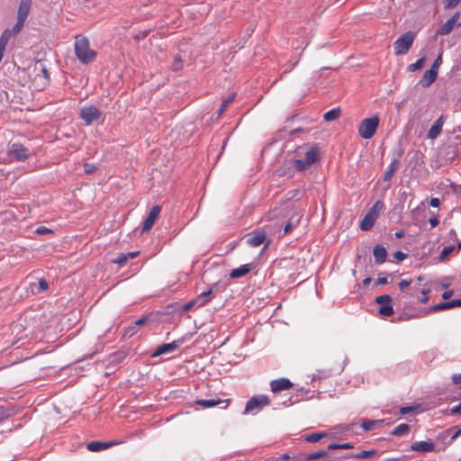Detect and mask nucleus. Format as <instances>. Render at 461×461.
Returning a JSON list of instances; mask_svg holds the SVG:
<instances>
[{
	"label": "nucleus",
	"mask_w": 461,
	"mask_h": 461,
	"mask_svg": "<svg viewBox=\"0 0 461 461\" xmlns=\"http://www.w3.org/2000/svg\"><path fill=\"white\" fill-rule=\"evenodd\" d=\"M12 32L10 30L8 29H5L2 34H1V37H0V48H3L5 50L7 44H8V41L12 36Z\"/></svg>",
	"instance_id": "33"
},
{
	"label": "nucleus",
	"mask_w": 461,
	"mask_h": 461,
	"mask_svg": "<svg viewBox=\"0 0 461 461\" xmlns=\"http://www.w3.org/2000/svg\"><path fill=\"white\" fill-rule=\"evenodd\" d=\"M384 208V203L381 201H377L373 207L368 211V212H373L374 215L377 218L378 212Z\"/></svg>",
	"instance_id": "40"
},
{
	"label": "nucleus",
	"mask_w": 461,
	"mask_h": 461,
	"mask_svg": "<svg viewBox=\"0 0 461 461\" xmlns=\"http://www.w3.org/2000/svg\"><path fill=\"white\" fill-rule=\"evenodd\" d=\"M322 438V435L320 433H312L308 435L306 440L309 442H317Z\"/></svg>",
	"instance_id": "48"
},
{
	"label": "nucleus",
	"mask_w": 461,
	"mask_h": 461,
	"mask_svg": "<svg viewBox=\"0 0 461 461\" xmlns=\"http://www.w3.org/2000/svg\"><path fill=\"white\" fill-rule=\"evenodd\" d=\"M160 212H161L160 205H154L151 208L149 215L143 221L142 230H141L142 233L148 232L152 229V227L154 226L156 221L158 220V218L160 214Z\"/></svg>",
	"instance_id": "8"
},
{
	"label": "nucleus",
	"mask_w": 461,
	"mask_h": 461,
	"mask_svg": "<svg viewBox=\"0 0 461 461\" xmlns=\"http://www.w3.org/2000/svg\"><path fill=\"white\" fill-rule=\"evenodd\" d=\"M255 268L253 264H245L240 267L234 268L230 273V278H240L248 275L252 269Z\"/></svg>",
	"instance_id": "16"
},
{
	"label": "nucleus",
	"mask_w": 461,
	"mask_h": 461,
	"mask_svg": "<svg viewBox=\"0 0 461 461\" xmlns=\"http://www.w3.org/2000/svg\"><path fill=\"white\" fill-rule=\"evenodd\" d=\"M450 309L449 302L438 303L435 305L430 306L428 310L424 312L425 314L439 312L443 310Z\"/></svg>",
	"instance_id": "28"
},
{
	"label": "nucleus",
	"mask_w": 461,
	"mask_h": 461,
	"mask_svg": "<svg viewBox=\"0 0 461 461\" xmlns=\"http://www.w3.org/2000/svg\"><path fill=\"white\" fill-rule=\"evenodd\" d=\"M271 401L267 395L259 394L251 397L246 403L244 414L258 411L264 407L270 405Z\"/></svg>",
	"instance_id": "4"
},
{
	"label": "nucleus",
	"mask_w": 461,
	"mask_h": 461,
	"mask_svg": "<svg viewBox=\"0 0 461 461\" xmlns=\"http://www.w3.org/2000/svg\"><path fill=\"white\" fill-rule=\"evenodd\" d=\"M305 159L310 163V165L314 164L316 161L320 159V150L318 147L311 148L305 153Z\"/></svg>",
	"instance_id": "24"
},
{
	"label": "nucleus",
	"mask_w": 461,
	"mask_h": 461,
	"mask_svg": "<svg viewBox=\"0 0 461 461\" xmlns=\"http://www.w3.org/2000/svg\"><path fill=\"white\" fill-rule=\"evenodd\" d=\"M450 309L455 307H460L461 306V299H456L449 301Z\"/></svg>",
	"instance_id": "54"
},
{
	"label": "nucleus",
	"mask_w": 461,
	"mask_h": 461,
	"mask_svg": "<svg viewBox=\"0 0 461 461\" xmlns=\"http://www.w3.org/2000/svg\"><path fill=\"white\" fill-rule=\"evenodd\" d=\"M393 257L398 261H402L403 259L406 258V254L402 251H397L393 254Z\"/></svg>",
	"instance_id": "52"
},
{
	"label": "nucleus",
	"mask_w": 461,
	"mask_h": 461,
	"mask_svg": "<svg viewBox=\"0 0 461 461\" xmlns=\"http://www.w3.org/2000/svg\"><path fill=\"white\" fill-rule=\"evenodd\" d=\"M429 298L427 295H424L423 297H421V298L420 299V302L421 303H423V304H425V303H429Z\"/></svg>",
	"instance_id": "64"
},
{
	"label": "nucleus",
	"mask_w": 461,
	"mask_h": 461,
	"mask_svg": "<svg viewBox=\"0 0 461 461\" xmlns=\"http://www.w3.org/2000/svg\"><path fill=\"white\" fill-rule=\"evenodd\" d=\"M74 50L77 58L83 64L92 63L97 55L96 51L91 49L89 40L86 36H76Z\"/></svg>",
	"instance_id": "1"
},
{
	"label": "nucleus",
	"mask_w": 461,
	"mask_h": 461,
	"mask_svg": "<svg viewBox=\"0 0 461 461\" xmlns=\"http://www.w3.org/2000/svg\"><path fill=\"white\" fill-rule=\"evenodd\" d=\"M84 171L86 174H92L97 170V167L95 164L91 163H85L84 166Z\"/></svg>",
	"instance_id": "43"
},
{
	"label": "nucleus",
	"mask_w": 461,
	"mask_h": 461,
	"mask_svg": "<svg viewBox=\"0 0 461 461\" xmlns=\"http://www.w3.org/2000/svg\"><path fill=\"white\" fill-rule=\"evenodd\" d=\"M461 0H445L444 7L446 9H450L456 7Z\"/></svg>",
	"instance_id": "47"
},
{
	"label": "nucleus",
	"mask_w": 461,
	"mask_h": 461,
	"mask_svg": "<svg viewBox=\"0 0 461 461\" xmlns=\"http://www.w3.org/2000/svg\"><path fill=\"white\" fill-rule=\"evenodd\" d=\"M327 456H328V453L326 451L321 450V451H317V452L309 454L302 459H298L296 457H293V459H294V461H312V460L319 459V458H321V457H324Z\"/></svg>",
	"instance_id": "25"
},
{
	"label": "nucleus",
	"mask_w": 461,
	"mask_h": 461,
	"mask_svg": "<svg viewBox=\"0 0 461 461\" xmlns=\"http://www.w3.org/2000/svg\"><path fill=\"white\" fill-rule=\"evenodd\" d=\"M452 412H454V413L461 412V402L457 406H456L455 408L452 409Z\"/></svg>",
	"instance_id": "62"
},
{
	"label": "nucleus",
	"mask_w": 461,
	"mask_h": 461,
	"mask_svg": "<svg viewBox=\"0 0 461 461\" xmlns=\"http://www.w3.org/2000/svg\"><path fill=\"white\" fill-rule=\"evenodd\" d=\"M414 39L415 33L412 32L402 34L393 43L394 54L397 56L406 54L411 48Z\"/></svg>",
	"instance_id": "3"
},
{
	"label": "nucleus",
	"mask_w": 461,
	"mask_h": 461,
	"mask_svg": "<svg viewBox=\"0 0 461 461\" xmlns=\"http://www.w3.org/2000/svg\"><path fill=\"white\" fill-rule=\"evenodd\" d=\"M102 113L94 105L85 106L80 110V118L86 125H91L94 122L99 120Z\"/></svg>",
	"instance_id": "6"
},
{
	"label": "nucleus",
	"mask_w": 461,
	"mask_h": 461,
	"mask_svg": "<svg viewBox=\"0 0 461 461\" xmlns=\"http://www.w3.org/2000/svg\"><path fill=\"white\" fill-rule=\"evenodd\" d=\"M147 320H148V318L142 317V318L137 320L136 321H134L133 323L135 324V326H137L139 328V326L145 324Z\"/></svg>",
	"instance_id": "57"
},
{
	"label": "nucleus",
	"mask_w": 461,
	"mask_h": 461,
	"mask_svg": "<svg viewBox=\"0 0 461 461\" xmlns=\"http://www.w3.org/2000/svg\"><path fill=\"white\" fill-rule=\"evenodd\" d=\"M460 18V13L456 12L438 31V33L440 35H447L449 34L454 26L456 24L458 19Z\"/></svg>",
	"instance_id": "13"
},
{
	"label": "nucleus",
	"mask_w": 461,
	"mask_h": 461,
	"mask_svg": "<svg viewBox=\"0 0 461 461\" xmlns=\"http://www.w3.org/2000/svg\"><path fill=\"white\" fill-rule=\"evenodd\" d=\"M461 435V428L452 427L438 435V438L445 441L448 439L447 442V445H450L456 438H457Z\"/></svg>",
	"instance_id": "12"
},
{
	"label": "nucleus",
	"mask_w": 461,
	"mask_h": 461,
	"mask_svg": "<svg viewBox=\"0 0 461 461\" xmlns=\"http://www.w3.org/2000/svg\"><path fill=\"white\" fill-rule=\"evenodd\" d=\"M24 21L18 20L16 22V24L14 26L13 30L11 31L13 35H17L21 32L23 27L24 26Z\"/></svg>",
	"instance_id": "41"
},
{
	"label": "nucleus",
	"mask_w": 461,
	"mask_h": 461,
	"mask_svg": "<svg viewBox=\"0 0 461 461\" xmlns=\"http://www.w3.org/2000/svg\"><path fill=\"white\" fill-rule=\"evenodd\" d=\"M411 279H403L400 281L399 283V288L403 291L405 288H407L411 284Z\"/></svg>",
	"instance_id": "50"
},
{
	"label": "nucleus",
	"mask_w": 461,
	"mask_h": 461,
	"mask_svg": "<svg viewBox=\"0 0 461 461\" xmlns=\"http://www.w3.org/2000/svg\"><path fill=\"white\" fill-rule=\"evenodd\" d=\"M114 445H115V442H113V441H108V442L91 441L87 444L86 447L89 451L96 452V451H100L103 449H106Z\"/></svg>",
	"instance_id": "21"
},
{
	"label": "nucleus",
	"mask_w": 461,
	"mask_h": 461,
	"mask_svg": "<svg viewBox=\"0 0 461 461\" xmlns=\"http://www.w3.org/2000/svg\"><path fill=\"white\" fill-rule=\"evenodd\" d=\"M442 64V56L439 55L436 59L435 61L433 62L432 66L430 67L429 69L435 71V72H438V68L440 67V65Z\"/></svg>",
	"instance_id": "45"
},
{
	"label": "nucleus",
	"mask_w": 461,
	"mask_h": 461,
	"mask_svg": "<svg viewBox=\"0 0 461 461\" xmlns=\"http://www.w3.org/2000/svg\"><path fill=\"white\" fill-rule=\"evenodd\" d=\"M247 243L250 247L256 248L263 244L267 239V233L264 229H257L248 234Z\"/></svg>",
	"instance_id": "9"
},
{
	"label": "nucleus",
	"mask_w": 461,
	"mask_h": 461,
	"mask_svg": "<svg viewBox=\"0 0 461 461\" xmlns=\"http://www.w3.org/2000/svg\"><path fill=\"white\" fill-rule=\"evenodd\" d=\"M221 402V401L219 399H217V400L216 399L196 400L195 401V404L200 405L201 407H203L204 409L214 407Z\"/></svg>",
	"instance_id": "26"
},
{
	"label": "nucleus",
	"mask_w": 461,
	"mask_h": 461,
	"mask_svg": "<svg viewBox=\"0 0 461 461\" xmlns=\"http://www.w3.org/2000/svg\"><path fill=\"white\" fill-rule=\"evenodd\" d=\"M400 165V161L398 159H393L390 165L388 166L386 171L384 175V180L389 181L394 173L398 170Z\"/></svg>",
	"instance_id": "23"
},
{
	"label": "nucleus",
	"mask_w": 461,
	"mask_h": 461,
	"mask_svg": "<svg viewBox=\"0 0 461 461\" xmlns=\"http://www.w3.org/2000/svg\"><path fill=\"white\" fill-rule=\"evenodd\" d=\"M9 156L16 161H24L29 156V149L20 143L12 144L9 149Z\"/></svg>",
	"instance_id": "7"
},
{
	"label": "nucleus",
	"mask_w": 461,
	"mask_h": 461,
	"mask_svg": "<svg viewBox=\"0 0 461 461\" xmlns=\"http://www.w3.org/2000/svg\"><path fill=\"white\" fill-rule=\"evenodd\" d=\"M452 294H453V291H447V292L443 293L442 298L447 300V299L450 298L452 296Z\"/></svg>",
	"instance_id": "60"
},
{
	"label": "nucleus",
	"mask_w": 461,
	"mask_h": 461,
	"mask_svg": "<svg viewBox=\"0 0 461 461\" xmlns=\"http://www.w3.org/2000/svg\"><path fill=\"white\" fill-rule=\"evenodd\" d=\"M438 77V72L429 69L424 72L419 85L422 87H429Z\"/></svg>",
	"instance_id": "18"
},
{
	"label": "nucleus",
	"mask_w": 461,
	"mask_h": 461,
	"mask_svg": "<svg viewBox=\"0 0 461 461\" xmlns=\"http://www.w3.org/2000/svg\"><path fill=\"white\" fill-rule=\"evenodd\" d=\"M138 331V327L131 322L129 326L125 327L122 332V338H131Z\"/></svg>",
	"instance_id": "34"
},
{
	"label": "nucleus",
	"mask_w": 461,
	"mask_h": 461,
	"mask_svg": "<svg viewBox=\"0 0 461 461\" xmlns=\"http://www.w3.org/2000/svg\"><path fill=\"white\" fill-rule=\"evenodd\" d=\"M194 299L196 308L207 304L212 299V290L209 289L198 294Z\"/></svg>",
	"instance_id": "20"
},
{
	"label": "nucleus",
	"mask_w": 461,
	"mask_h": 461,
	"mask_svg": "<svg viewBox=\"0 0 461 461\" xmlns=\"http://www.w3.org/2000/svg\"><path fill=\"white\" fill-rule=\"evenodd\" d=\"M341 111L339 108H334L324 113L323 119L326 122H332L340 116Z\"/></svg>",
	"instance_id": "29"
},
{
	"label": "nucleus",
	"mask_w": 461,
	"mask_h": 461,
	"mask_svg": "<svg viewBox=\"0 0 461 461\" xmlns=\"http://www.w3.org/2000/svg\"><path fill=\"white\" fill-rule=\"evenodd\" d=\"M454 246L445 247L440 252L439 259L444 260L445 258H447L454 251Z\"/></svg>",
	"instance_id": "39"
},
{
	"label": "nucleus",
	"mask_w": 461,
	"mask_h": 461,
	"mask_svg": "<svg viewBox=\"0 0 461 461\" xmlns=\"http://www.w3.org/2000/svg\"><path fill=\"white\" fill-rule=\"evenodd\" d=\"M48 231H49V230L47 228H45V227H41V228H39L37 230V232L40 233V234H43V233H46Z\"/></svg>",
	"instance_id": "63"
},
{
	"label": "nucleus",
	"mask_w": 461,
	"mask_h": 461,
	"mask_svg": "<svg viewBox=\"0 0 461 461\" xmlns=\"http://www.w3.org/2000/svg\"><path fill=\"white\" fill-rule=\"evenodd\" d=\"M184 342L183 339L174 340L171 343H165L157 348L155 352L152 354V357L160 356L163 354L170 353L175 351L179 348V346Z\"/></svg>",
	"instance_id": "11"
},
{
	"label": "nucleus",
	"mask_w": 461,
	"mask_h": 461,
	"mask_svg": "<svg viewBox=\"0 0 461 461\" xmlns=\"http://www.w3.org/2000/svg\"><path fill=\"white\" fill-rule=\"evenodd\" d=\"M374 258L376 264H382L386 260L387 251L382 245L375 246L373 249Z\"/></svg>",
	"instance_id": "19"
},
{
	"label": "nucleus",
	"mask_w": 461,
	"mask_h": 461,
	"mask_svg": "<svg viewBox=\"0 0 461 461\" xmlns=\"http://www.w3.org/2000/svg\"><path fill=\"white\" fill-rule=\"evenodd\" d=\"M194 308H196V303L194 302V299H193L182 306V312H185L191 311Z\"/></svg>",
	"instance_id": "44"
},
{
	"label": "nucleus",
	"mask_w": 461,
	"mask_h": 461,
	"mask_svg": "<svg viewBox=\"0 0 461 461\" xmlns=\"http://www.w3.org/2000/svg\"><path fill=\"white\" fill-rule=\"evenodd\" d=\"M429 204H430V206L436 208V207L439 206L440 201L438 198H431Z\"/></svg>",
	"instance_id": "56"
},
{
	"label": "nucleus",
	"mask_w": 461,
	"mask_h": 461,
	"mask_svg": "<svg viewBox=\"0 0 461 461\" xmlns=\"http://www.w3.org/2000/svg\"><path fill=\"white\" fill-rule=\"evenodd\" d=\"M172 70L179 71L183 68V60L179 56L174 58V61L171 66Z\"/></svg>",
	"instance_id": "38"
},
{
	"label": "nucleus",
	"mask_w": 461,
	"mask_h": 461,
	"mask_svg": "<svg viewBox=\"0 0 461 461\" xmlns=\"http://www.w3.org/2000/svg\"><path fill=\"white\" fill-rule=\"evenodd\" d=\"M375 221L376 217L374 215V213L367 212L360 222V229L362 230H369L371 228H373Z\"/></svg>",
	"instance_id": "22"
},
{
	"label": "nucleus",
	"mask_w": 461,
	"mask_h": 461,
	"mask_svg": "<svg viewBox=\"0 0 461 461\" xmlns=\"http://www.w3.org/2000/svg\"><path fill=\"white\" fill-rule=\"evenodd\" d=\"M49 289V284L48 282L41 278L39 280V292H45Z\"/></svg>",
	"instance_id": "49"
},
{
	"label": "nucleus",
	"mask_w": 461,
	"mask_h": 461,
	"mask_svg": "<svg viewBox=\"0 0 461 461\" xmlns=\"http://www.w3.org/2000/svg\"><path fill=\"white\" fill-rule=\"evenodd\" d=\"M128 258L126 254H120L115 259L113 260L114 264H118L120 266L124 265L127 262Z\"/></svg>",
	"instance_id": "46"
},
{
	"label": "nucleus",
	"mask_w": 461,
	"mask_h": 461,
	"mask_svg": "<svg viewBox=\"0 0 461 461\" xmlns=\"http://www.w3.org/2000/svg\"><path fill=\"white\" fill-rule=\"evenodd\" d=\"M139 255V252L136 251V252H130V253H127L126 256H127V258H136L137 256Z\"/></svg>",
	"instance_id": "61"
},
{
	"label": "nucleus",
	"mask_w": 461,
	"mask_h": 461,
	"mask_svg": "<svg viewBox=\"0 0 461 461\" xmlns=\"http://www.w3.org/2000/svg\"><path fill=\"white\" fill-rule=\"evenodd\" d=\"M294 384L287 378L275 379L270 382V389L274 393L291 389Z\"/></svg>",
	"instance_id": "10"
},
{
	"label": "nucleus",
	"mask_w": 461,
	"mask_h": 461,
	"mask_svg": "<svg viewBox=\"0 0 461 461\" xmlns=\"http://www.w3.org/2000/svg\"><path fill=\"white\" fill-rule=\"evenodd\" d=\"M425 60H426L425 57L419 59L415 63H412L408 66V70L414 72L416 70L422 68V67L424 66Z\"/></svg>",
	"instance_id": "35"
},
{
	"label": "nucleus",
	"mask_w": 461,
	"mask_h": 461,
	"mask_svg": "<svg viewBox=\"0 0 461 461\" xmlns=\"http://www.w3.org/2000/svg\"><path fill=\"white\" fill-rule=\"evenodd\" d=\"M235 96L236 94L232 93L222 101L217 112L219 117L227 110L229 104L234 100Z\"/></svg>",
	"instance_id": "30"
},
{
	"label": "nucleus",
	"mask_w": 461,
	"mask_h": 461,
	"mask_svg": "<svg viewBox=\"0 0 461 461\" xmlns=\"http://www.w3.org/2000/svg\"><path fill=\"white\" fill-rule=\"evenodd\" d=\"M295 168L298 171H303L306 169L308 167H310V163L304 158V159H296L294 161Z\"/></svg>",
	"instance_id": "37"
},
{
	"label": "nucleus",
	"mask_w": 461,
	"mask_h": 461,
	"mask_svg": "<svg viewBox=\"0 0 461 461\" xmlns=\"http://www.w3.org/2000/svg\"><path fill=\"white\" fill-rule=\"evenodd\" d=\"M452 382L455 384H461V374H459V375H452Z\"/></svg>",
	"instance_id": "55"
},
{
	"label": "nucleus",
	"mask_w": 461,
	"mask_h": 461,
	"mask_svg": "<svg viewBox=\"0 0 461 461\" xmlns=\"http://www.w3.org/2000/svg\"><path fill=\"white\" fill-rule=\"evenodd\" d=\"M439 223V218L438 215H434L429 219V224L431 228H435Z\"/></svg>",
	"instance_id": "51"
},
{
	"label": "nucleus",
	"mask_w": 461,
	"mask_h": 461,
	"mask_svg": "<svg viewBox=\"0 0 461 461\" xmlns=\"http://www.w3.org/2000/svg\"><path fill=\"white\" fill-rule=\"evenodd\" d=\"M413 407L412 406H404V407H402L400 409V413L402 414V415H405V414H408L410 413L411 411H413Z\"/></svg>",
	"instance_id": "53"
},
{
	"label": "nucleus",
	"mask_w": 461,
	"mask_h": 461,
	"mask_svg": "<svg viewBox=\"0 0 461 461\" xmlns=\"http://www.w3.org/2000/svg\"><path fill=\"white\" fill-rule=\"evenodd\" d=\"M444 122L445 118L443 115H441L430 127L428 132V138L430 140H435L441 133Z\"/></svg>",
	"instance_id": "15"
},
{
	"label": "nucleus",
	"mask_w": 461,
	"mask_h": 461,
	"mask_svg": "<svg viewBox=\"0 0 461 461\" xmlns=\"http://www.w3.org/2000/svg\"><path fill=\"white\" fill-rule=\"evenodd\" d=\"M41 71L43 73L44 77L48 79L49 78L48 70L45 68V66H43L42 64H41Z\"/></svg>",
	"instance_id": "59"
},
{
	"label": "nucleus",
	"mask_w": 461,
	"mask_h": 461,
	"mask_svg": "<svg viewBox=\"0 0 461 461\" xmlns=\"http://www.w3.org/2000/svg\"><path fill=\"white\" fill-rule=\"evenodd\" d=\"M32 0H22L18 11H17V19L22 21H26L31 8Z\"/></svg>",
	"instance_id": "17"
},
{
	"label": "nucleus",
	"mask_w": 461,
	"mask_h": 461,
	"mask_svg": "<svg viewBox=\"0 0 461 461\" xmlns=\"http://www.w3.org/2000/svg\"><path fill=\"white\" fill-rule=\"evenodd\" d=\"M410 431V426L406 423H402L396 426L392 431L391 435L393 436H403Z\"/></svg>",
	"instance_id": "27"
},
{
	"label": "nucleus",
	"mask_w": 461,
	"mask_h": 461,
	"mask_svg": "<svg viewBox=\"0 0 461 461\" xmlns=\"http://www.w3.org/2000/svg\"><path fill=\"white\" fill-rule=\"evenodd\" d=\"M377 454V451L375 449L371 450H363L358 453H355L352 455V457L357 458V459H366L371 458L375 456Z\"/></svg>",
	"instance_id": "31"
},
{
	"label": "nucleus",
	"mask_w": 461,
	"mask_h": 461,
	"mask_svg": "<svg viewBox=\"0 0 461 461\" xmlns=\"http://www.w3.org/2000/svg\"><path fill=\"white\" fill-rule=\"evenodd\" d=\"M387 283H388V281H387L386 277H378L376 280V284L380 285H386Z\"/></svg>",
	"instance_id": "58"
},
{
	"label": "nucleus",
	"mask_w": 461,
	"mask_h": 461,
	"mask_svg": "<svg viewBox=\"0 0 461 461\" xmlns=\"http://www.w3.org/2000/svg\"><path fill=\"white\" fill-rule=\"evenodd\" d=\"M353 445L350 444V443H341V444H337V443H332V444H330L328 448L330 449V450H334V449H350V448H353Z\"/></svg>",
	"instance_id": "36"
},
{
	"label": "nucleus",
	"mask_w": 461,
	"mask_h": 461,
	"mask_svg": "<svg viewBox=\"0 0 461 461\" xmlns=\"http://www.w3.org/2000/svg\"><path fill=\"white\" fill-rule=\"evenodd\" d=\"M375 302L379 305L378 312L383 317H390L393 314L392 298L388 294L379 295Z\"/></svg>",
	"instance_id": "5"
},
{
	"label": "nucleus",
	"mask_w": 461,
	"mask_h": 461,
	"mask_svg": "<svg viewBox=\"0 0 461 461\" xmlns=\"http://www.w3.org/2000/svg\"><path fill=\"white\" fill-rule=\"evenodd\" d=\"M411 449L412 451L427 453L435 450V445L431 441H416L411 444Z\"/></svg>",
	"instance_id": "14"
},
{
	"label": "nucleus",
	"mask_w": 461,
	"mask_h": 461,
	"mask_svg": "<svg viewBox=\"0 0 461 461\" xmlns=\"http://www.w3.org/2000/svg\"><path fill=\"white\" fill-rule=\"evenodd\" d=\"M383 422V420H363V422L361 423V427L366 430V431H369V430H373L374 429H375L377 426H379L381 423Z\"/></svg>",
	"instance_id": "32"
},
{
	"label": "nucleus",
	"mask_w": 461,
	"mask_h": 461,
	"mask_svg": "<svg viewBox=\"0 0 461 461\" xmlns=\"http://www.w3.org/2000/svg\"><path fill=\"white\" fill-rule=\"evenodd\" d=\"M379 125V118L377 116H372L370 118H366L361 121L358 126V134L361 138L365 140L371 139Z\"/></svg>",
	"instance_id": "2"
},
{
	"label": "nucleus",
	"mask_w": 461,
	"mask_h": 461,
	"mask_svg": "<svg viewBox=\"0 0 461 461\" xmlns=\"http://www.w3.org/2000/svg\"><path fill=\"white\" fill-rule=\"evenodd\" d=\"M300 221V217H298L296 219V221L294 222H292V221H289L285 226V229H284V234H288L292 229H294L297 224L298 222Z\"/></svg>",
	"instance_id": "42"
}]
</instances>
